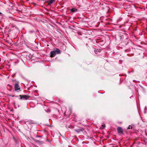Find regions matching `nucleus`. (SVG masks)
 I'll return each mask as SVG.
<instances>
[{
    "instance_id": "5",
    "label": "nucleus",
    "mask_w": 147,
    "mask_h": 147,
    "mask_svg": "<svg viewBox=\"0 0 147 147\" xmlns=\"http://www.w3.org/2000/svg\"><path fill=\"white\" fill-rule=\"evenodd\" d=\"M55 51L56 53V54L57 53V54H60L61 53L60 50L58 49H56V50Z\"/></svg>"
},
{
    "instance_id": "8",
    "label": "nucleus",
    "mask_w": 147,
    "mask_h": 147,
    "mask_svg": "<svg viewBox=\"0 0 147 147\" xmlns=\"http://www.w3.org/2000/svg\"><path fill=\"white\" fill-rule=\"evenodd\" d=\"M75 130V131L78 133H79L81 131H82V129H76Z\"/></svg>"
},
{
    "instance_id": "11",
    "label": "nucleus",
    "mask_w": 147,
    "mask_h": 147,
    "mask_svg": "<svg viewBox=\"0 0 147 147\" xmlns=\"http://www.w3.org/2000/svg\"><path fill=\"white\" fill-rule=\"evenodd\" d=\"M98 51L99 52H100V49H98V50L97 49L96 50H95V53L97 54L98 53H97Z\"/></svg>"
},
{
    "instance_id": "10",
    "label": "nucleus",
    "mask_w": 147,
    "mask_h": 147,
    "mask_svg": "<svg viewBox=\"0 0 147 147\" xmlns=\"http://www.w3.org/2000/svg\"><path fill=\"white\" fill-rule=\"evenodd\" d=\"M105 125H102L101 127H100V128H101V129H104V128H105Z\"/></svg>"
},
{
    "instance_id": "4",
    "label": "nucleus",
    "mask_w": 147,
    "mask_h": 147,
    "mask_svg": "<svg viewBox=\"0 0 147 147\" xmlns=\"http://www.w3.org/2000/svg\"><path fill=\"white\" fill-rule=\"evenodd\" d=\"M20 89L19 86L18 84L16 83L15 85V90L16 91H17Z\"/></svg>"
},
{
    "instance_id": "12",
    "label": "nucleus",
    "mask_w": 147,
    "mask_h": 147,
    "mask_svg": "<svg viewBox=\"0 0 147 147\" xmlns=\"http://www.w3.org/2000/svg\"><path fill=\"white\" fill-rule=\"evenodd\" d=\"M147 110V109L146 107H145L144 108V113H146V111Z\"/></svg>"
},
{
    "instance_id": "3",
    "label": "nucleus",
    "mask_w": 147,
    "mask_h": 147,
    "mask_svg": "<svg viewBox=\"0 0 147 147\" xmlns=\"http://www.w3.org/2000/svg\"><path fill=\"white\" fill-rule=\"evenodd\" d=\"M56 54L55 51H51L50 52V56L51 57H54Z\"/></svg>"
},
{
    "instance_id": "2",
    "label": "nucleus",
    "mask_w": 147,
    "mask_h": 147,
    "mask_svg": "<svg viewBox=\"0 0 147 147\" xmlns=\"http://www.w3.org/2000/svg\"><path fill=\"white\" fill-rule=\"evenodd\" d=\"M20 96L21 97L20 98V99L24 98L26 100L30 97V96L27 95H20Z\"/></svg>"
},
{
    "instance_id": "7",
    "label": "nucleus",
    "mask_w": 147,
    "mask_h": 147,
    "mask_svg": "<svg viewBox=\"0 0 147 147\" xmlns=\"http://www.w3.org/2000/svg\"><path fill=\"white\" fill-rule=\"evenodd\" d=\"M135 126L134 125H129V129H134V128Z\"/></svg>"
},
{
    "instance_id": "1",
    "label": "nucleus",
    "mask_w": 147,
    "mask_h": 147,
    "mask_svg": "<svg viewBox=\"0 0 147 147\" xmlns=\"http://www.w3.org/2000/svg\"><path fill=\"white\" fill-rule=\"evenodd\" d=\"M117 130L119 134H123V129L121 127H117Z\"/></svg>"
},
{
    "instance_id": "6",
    "label": "nucleus",
    "mask_w": 147,
    "mask_h": 147,
    "mask_svg": "<svg viewBox=\"0 0 147 147\" xmlns=\"http://www.w3.org/2000/svg\"><path fill=\"white\" fill-rule=\"evenodd\" d=\"M54 0H50L48 2V4L49 5H51L54 2Z\"/></svg>"
},
{
    "instance_id": "13",
    "label": "nucleus",
    "mask_w": 147,
    "mask_h": 147,
    "mask_svg": "<svg viewBox=\"0 0 147 147\" xmlns=\"http://www.w3.org/2000/svg\"><path fill=\"white\" fill-rule=\"evenodd\" d=\"M2 14V13L0 12V16L1 15V14Z\"/></svg>"
},
{
    "instance_id": "9",
    "label": "nucleus",
    "mask_w": 147,
    "mask_h": 147,
    "mask_svg": "<svg viewBox=\"0 0 147 147\" xmlns=\"http://www.w3.org/2000/svg\"><path fill=\"white\" fill-rule=\"evenodd\" d=\"M71 11L73 12H76L77 11V9L74 8H72L71 9Z\"/></svg>"
}]
</instances>
